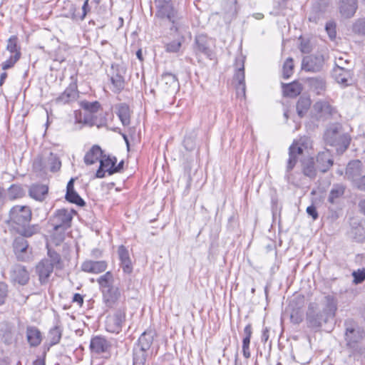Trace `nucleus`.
<instances>
[{
  "mask_svg": "<svg viewBox=\"0 0 365 365\" xmlns=\"http://www.w3.org/2000/svg\"><path fill=\"white\" fill-rule=\"evenodd\" d=\"M31 215L29 206L15 205L9 211L8 223L20 235L29 237L39 231L38 225H29Z\"/></svg>",
  "mask_w": 365,
  "mask_h": 365,
  "instance_id": "nucleus-1",
  "label": "nucleus"
},
{
  "mask_svg": "<svg viewBox=\"0 0 365 365\" xmlns=\"http://www.w3.org/2000/svg\"><path fill=\"white\" fill-rule=\"evenodd\" d=\"M344 341L346 346L354 357L365 356V346L361 343L365 339V330L352 319H346L344 323Z\"/></svg>",
  "mask_w": 365,
  "mask_h": 365,
  "instance_id": "nucleus-2",
  "label": "nucleus"
},
{
  "mask_svg": "<svg viewBox=\"0 0 365 365\" xmlns=\"http://www.w3.org/2000/svg\"><path fill=\"white\" fill-rule=\"evenodd\" d=\"M156 334L152 329L145 331L138 338L133 348V364L146 365L153 355L151 346Z\"/></svg>",
  "mask_w": 365,
  "mask_h": 365,
  "instance_id": "nucleus-3",
  "label": "nucleus"
},
{
  "mask_svg": "<svg viewBox=\"0 0 365 365\" xmlns=\"http://www.w3.org/2000/svg\"><path fill=\"white\" fill-rule=\"evenodd\" d=\"M324 140L327 145L335 147L339 155L344 153L349 146L350 136L346 133L339 123L330 125L324 134Z\"/></svg>",
  "mask_w": 365,
  "mask_h": 365,
  "instance_id": "nucleus-4",
  "label": "nucleus"
},
{
  "mask_svg": "<svg viewBox=\"0 0 365 365\" xmlns=\"http://www.w3.org/2000/svg\"><path fill=\"white\" fill-rule=\"evenodd\" d=\"M178 0H155L157 8L156 16L161 19H168L173 24L178 18L175 4Z\"/></svg>",
  "mask_w": 365,
  "mask_h": 365,
  "instance_id": "nucleus-5",
  "label": "nucleus"
},
{
  "mask_svg": "<svg viewBox=\"0 0 365 365\" xmlns=\"http://www.w3.org/2000/svg\"><path fill=\"white\" fill-rule=\"evenodd\" d=\"M73 216L66 209H59L50 217L49 224L53 229L67 230L71 226Z\"/></svg>",
  "mask_w": 365,
  "mask_h": 365,
  "instance_id": "nucleus-6",
  "label": "nucleus"
},
{
  "mask_svg": "<svg viewBox=\"0 0 365 365\" xmlns=\"http://www.w3.org/2000/svg\"><path fill=\"white\" fill-rule=\"evenodd\" d=\"M328 319L324 316L321 310L317 309L314 303L309 305L307 312V323L309 327L312 329H319L323 323H327Z\"/></svg>",
  "mask_w": 365,
  "mask_h": 365,
  "instance_id": "nucleus-7",
  "label": "nucleus"
},
{
  "mask_svg": "<svg viewBox=\"0 0 365 365\" xmlns=\"http://www.w3.org/2000/svg\"><path fill=\"white\" fill-rule=\"evenodd\" d=\"M309 139H300L299 142H293L289 148V158L287 160L286 170L289 173L294 168L299 155L303 153L302 146L307 144Z\"/></svg>",
  "mask_w": 365,
  "mask_h": 365,
  "instance_id": "nucleus-8",
  "label": "nucleus"
},
{
  "mask_svg": "<svg viewBox=\"0 0 365 365\" xmlns=\"http://www.w3.org/2000/svg\"><path fill=\"white\" fill-rule=\"evenodd\" d=\"M125 309H118L113 316L108 317L106 322V330L111 333L118 334L125 321Z\"/></svg>",
  "mask_w": 365,
  "mask_h": 365,
  "instance_id": "nucleus-9",
  "label": "nucleus"
},
{
  "mask_svg": "<svg viewBox=\"0 0 365 365\" xmlns=\"http://www.w3.org/2000/svg\"><path fill=\"white\" fill-rule=\"evenodd\" d=\"M324 62V60L322 55L304 56L302 59V68L307 72H319L322 69Z\"/></svg>",
  "mask_w": 365,
  "mask_h": 365,
  "instance_id": "nucleus-10",
  "label": "nucleus"
},
{
  "mask_svg": "<svg viewBox=\"0 0 365 365\" xmlns=\"http://www.w3.org/2000/svg\"><path fill=\"white\" fill-rule=\"evenodd\" d=\"M159 86L165 93H175L180 88L177 76L170 72L163 73L161 76Z\"/></svg>",
  "mask_w": 365,
  "mask_h": 365,
  "instance_id": "nucleus-11",
  "label": "nucleus"
},
{
  "mask_svg": "<svg viewBox=\"0 0 365 365\" xmlns=\"http://www.w3.org/2000/svg\"><path fill=\"white\" fill-rule=\"evenodd\" d=\"M100 166L98 169L96 177L102 178L105 177L106 173L109 175L114 174V165L116 164L117 159L115 157H110V155H102L100 159Z\"/></svg>",
  "mask_w": 365,
  "mask_h": 365,
  "instance_id": "nucleus-12",
  "label": "nucleus"
},
{
  "mask_svg": "<svg viewBox=\"0 0 365 365\" xmlns=\"http://www.w3.org/2000/svg\"><path fill=\"white\" fill-rule=\"evenodd\" d=\"M81 106L85 110L86 113H84L83 118L82 119L81 118L79 122L90 125H94L93 115L99 110L101 106L100 103L98 101H82Z\"/></svg>",
  "mask_w": 365,
  "mask_h": 365,
  "instance_id": "nucleus-13",
  "label": "nucleus"
},
{
  "mask_svg": "<svg viewBox=\"0 0 365 365\" xmlns=\"http://www.w3.org/2000/svg\"><path fill=\"white\" fill-rule=\"evenodd\" d=\"M47 278L53 270H61L63 268V261L61 255L51 250L47 246Z\"/></svg>",
  "mask_w": 365,
  "mask_h": 365,
  "instance_id": "nucleus-14",
  "label": "nucleus"
},
{
  "mask_svg": "<svg viewBox=\"0 0 365 365\" xmlns=\"http://www.w3.org/2000/svg\"><path fill=\"white\" fill-rule=\"evenodd\" d=\"M110 343L102 336H95L90 341V349L91 353L101 354L108 352L110 348Z\"/></svg>",
  "mask_w": 365,
  "mask_h": 365,
  "instance_id": "nucleus-15",
  "label": "nucleus"
},
{
  "mask_svg": "<svg viewBox=\"0 0 365 365\" xmlns=\"http://www.w3.org/2000/svg\"><path fill=\"white\" fill-rule=\"evenodd\" d=\"M108 267V263L105 260H91L84 261L81 266V270L87 273L99 274L103 272Z\"/></svg>",
  "mask_w": 365,
  "mask_h": 365,
  "instance_id": "nucleus-16",
  "label": "nucleus"
},
{
  "mask_svg": "<svg viewBox=\"0 0 365 365\" xmlns=\"http://www.w3.org/2000/svg\"><path fill=\"white\" fill-rule=\"evenodd\" d=\"M362 173V163L359 160L350 161L345 171V178L350 180L352 184Z\"/></svg>",
  "mask_w": 365,
  "mask_h": 365,
  "instance_id": "nucleus-17",
  "label": "nucleus"
},
{
  "mask_svg": "<svg viewBox=\"0 0 365 365\" xmlns=\"http://www.w3.org/2000/svg\"><path fill=\"white\" fill-rule=\"evenodd\" d=\"M102 294L103 301L108 307H114L121 296L119 288L115 286L103 289Z\"/></svg>",
  "mask_w": 365,
  "mask_h": 365,
  "instance_id": "nucleus-18",
  "label": "nucleus"
},
{
  "mask_svg": "<svg viewBox=\"0 0 365 365\" xmlns=\"http://www.w3.org/2000/svg\"><path fill=\"white\" fill-rule=\"evenodd\" d=\"M357 8V0H340L339 9L344 18L350 19L354 16Z\"/></svg>",
  "mask_w": 365,
  "mask_h": 365,
  "instance_id": "nucleus-19",
  "label": "nucleus"
},
{
  "mask_svg": "<svg viewBox=\"0 0 365 365\" xmlns=\"http://www.w3.org/2000/svg\"><path fill=\"white\" fill-rule=\"evenodd\" d=\"M11 279L14 282L24 285L28 282L29 275L24 267L20 264H16L11 269Z\"/></svg>",
  "mask_w": 365,
  "mask_h": 365,
  "instance_id": "nucleus-20",
  "label": "nucleus"
},
{
  "mask_svg": "<svg viewBox=\"0 0 365 365\" xmlns=\"http://www.w3.org/2000/svg\"><path fill=\"white\" fill-rule=\"evenodd\" d=\"M317 167L322 173L327 172L333 165L331 154L329 150L319 152L317 156Z\"/></svg>",
  "mask_w": 365,
  "mask_h": 365,
  "instance_id": "nucleus-21",
  "label": "nucleus"
},
{
  "mask_svg": "<svg viewBox=\"0 0 365 365\" xmlns=\"http://www.w3.org/2000/svg\"><path fill=\"white\" fill-rule=\"evenodd\" d=\"M62 324L58 318H56L55 325L50 329L47 335V344L52 346L58 344L62 336Z\"/></svg>",
  "mask_w": 365,
  "mask_h": 365,
  "instance_id": "nucleus-22",
  "label": "nucleus"
},
{
  "mask_svg": "<svg viewBox=\"0 0 365 365\" xmlns=\"http://www.w3.org/2000/svg\"><path fill=\"white\" fill-rule=\"evenodd\" d=\"M118 254L123 272L130 274L133 272V265L128 250L123 245H121L118 247Z\"/></svg>",
  "mask_w": 365,
  "mask_h": 365,
  "instance_id": "nucleus-23",
  "label": "nucleus"
},
{
  "mask_svg": "<svg viewBox=\"0 0 365 365\" xmlns=\"http://www.w3.org/2000/svg\"><path fill=\"white\" fill-rule=\"evenodd\" d=\"M195 52L197 54L202 53L206 57L212 58V52L210 48L208 39L204 35H199L195 38Z\"/></svg>",
  "mask_w": 365,
  "mask_h": 365,
  "instance_id": "nucleus-24",
  "label": "nucleus"
},
{
  "mask_svg": "<svg viewBox=\"0 0 365 365\" xmlns=\"http://www.w3.org/2000/svg\"><path fill=\"white\" fill-rule=\"evenodd\" d=\"M78 94L77 91V86L76 84H71L64 92L58 96L56 101L58 103H68L76 100Z\"/></svg>",
  "mask_w": 365,
  "mask_h": 365,
  "instance_id": "nucleus-25",
  "label": "nucleus"
},
{
  "mask_svg": "<svg viewBox=\"0 0 365 365\" xmlns=\"http://www.w3.org/2000/svg\"><path fill=\"white\" fill-rule=\"evenodd\" d=\"M73 184L74 179L71 178L67 184L66 199L69 202L76 204L79 206H83L85 205V202L75 191Z\"/></svg>",
  "mask_w": 365,
  "mask_h": 365,
  "instance_id": "nucleus-26",
  "label": "nucleus"
},
{
  "mask_svg": "<svg viewBox=\"0 0 365 365\" xmlns=\"http://www.w3.org/2000/svg\"><path fill=\"white\" fill-rule=\"evenodd\" d=\"M332 75L337 83L343 86L350 84L352 75L351 69L334 68Z\"/></svg>",
  "mask_w": 365,
  "mask_h": 365,
  "instance_id": "nucleus-27",
  "label": "nucleus"
},
{
  "mask_svg": "<svg viewBox=\"0 0 365 365\" xmlns=\"http://www.w3.org/2000/svg\"><path fill=\"white\" fill-rule=\"evenodd\" d=\"M45 158L43 155H38L34 160L32 166V175L36 178H43L46 174Z\"/></svg>",
  "mask_w": 365,
  "mask_h": 365,
  "instance_id": "nucleus-28",
  "label": "nucleus"
},
{
  "mask_svg": "<svg viewBox=\"0 0 365 365\" xmlns=\"http://www.w3.org/2000/svg\"><path fill=\"white\" fill-rule=\"evenodd\" d=\"M29 196L36 200L42 202L46 197V185L41 183H33L29 190Z\"/></svg>",
  "mask_w": 365,
  "mask_h": 365,
  "instance_id": "nucleus-29",
  "label": "nucleus"
},
{
  "mask_svg": "<svg viewBox=\"0 0 365 365\" xmlns=\"http://www.w3.org/2000/svg\"><path fill=\"white\" fill-rule=\"evenodd\" d=\"M345 189V186L341 184L334 185L329 192L328 202L332 205L338 204L344 194Z\"/></svg>",
  "mask_w": 365,
  "mask_h": 365,
  "instance_id": "nucleus-30",
  "label": "nucleus"
},
{
  "mask_svg": "<svg viewBox=\"0 0 365 365\" xmlns=\"http://www.w3.org/2000/svg\"><path fill=\"white\" fill-rule=\"evenodd\" d=\"M337 309L336 302L335 299L328 295L324 298V307L321 312L325 317L328 319L333 318L335 316L336 311Z\"/></svg>",
  "mask_w": 365,
  "mask_h": 365,
  "instance_id": "nucleus-31",
  "label": "nucleus"
},
{
  "mask_svg": "<svg viewBox=\"0 0 365 365\" xmlns=\"http://www.w3.org/2000/svg\"><path fill=\"white\" fill-rule=\"evenodd\" d=\"M102 155L103 151L100 146L95 145L92 146L90 150H88L85 155L84 162L86 165H88L94 164L97 161L100 160Z\"/></svg>",
  "mask_w": 365,
  "mask_h": 365,
  "instance_id": "nucleus-32",
  "label": "nucleus"
},
{
  "mask_svg": "<svg viewBox=\"0 0 365 365\" xmlns=\"http://www.w3.org/2000/svg\"><path fill=\"white\" fill-rule=\"evenodd\" d=\"M315 111L320 113L321 116H330L335 113L334 108L327 101H319L314 105Z\"/></svg>",
  "mask_w": 365,
  "mask_h": 365,
  "instance_id": "nucleus-33",
  "label": "nucleus"
},
{
  "mask_svg": "<svg viewBox=\"0 0 365 365\" xmlns=\"http://www.w3.org/2000/svg\"><path fill=\"white\" fill-rule=\"evenodd\" d=\"M302 169L304 175L310 178H314L317 175V170L313 158L303 159L302 160Z\"/></svg>",
  "mask_w": 365,
  "mask_h": 365,
  "instance_id": "nucleus-34",
  "label": "nucleus"
},
{
  "mask_svg": "<svg viewBox=\"0 0 365 365\" xmlns=\"http://www.w3.org/2000/svg\"><path fill=\"white\" fill-rule=\"evenodd\" d=\"M117 115L123 125H128L130 123V110L125 103H120L116 106Z\"/></svg>",
  "mask_w": 365,
  "mask_h": 365,
  "instance_id": "nucleus-35",
  "label": "nucleus"
},
{
  "mask_svg": "<svg viewBox=\"0 0 365 365\" xmlns=\"http://www.w3.org/2000/svg\"><path fill=\"white\" fill-rule=\"evenodd\" d=\"M27 341L31 346H38L41 341L39 330L34 327H29L26 330Z\"/></svg>",
  "mask_w": 365,
  "mask_h": 365,
  "instance_id": "nucleus-36",
  "label": "nucleus"
},
{
  "mask_svg": "<svg viewBox=\"0 0 365 365\" xmlns=\"http://www.w3.org/2000/svg\"><path fill=\"white\" fill-rule=\"evenodd\" d=\"M283 93L285 96L296 97L302 91V86L297 82H292L289 84L282 83Z\"/></svg>",
  "mask_w": 365,
  "mask_h": 365,
  "instance_id": "nucleus-37",
  "label": "nucleus"
},
{
  "mask_svg": "<svg viewBox=\"0 0 365 365\" xmlns=\"http://www.w3.org/2000/svg\"><path fill=\"white\" fill-rule=\"evenodd\" d=\"M311 106V100L309 97L307 96H301L296 106L297 112L298 115L302 118L303 117L308 111Z\"/></svg>",
  "mask_w": 365,
  "mask_h": 365,
  "instance_id": "nucleus-38",
  "label": "nucleus"
},
{
  "mask_svg": "<svg viewBox=\"0 0 365 365\" xmlns=\"http://www.w3.org/2000/svg\"><path fill=\"white\" fill-rule=\"evenodd\" d=\"M97 282L99 284L101 292L103 291V289H106L108 288H110V287L114 286V278L111 272H107L104 274L101 275L97 279Z\"/></svg>",
  "mask_w": 365,
  "mask_h": 365,
  "instance_id": "nucleus-39",
  "label": "nucleus"
},
{
  "mask_svg": "<svg viewBox=\"0 0 365 365\" xmlns=\"http://www.w3.org/2000/svg\"><path fill=\"white\" fill-rule=\"evenodd\" d=\"M24 237V236L21 235V237H16L14 242V250L18 258H21L20 254L26 252L29 247L28 242Z\"/></svg>",
  "mask_w": 365,
  "mask_h": 365,
  "instance_id": "nucleus-40",
  "label": "nucleus"
},
{
  "mask_svg": "<svg viewBox=\"0 0 365 365\" xmlns=\"http://www.w3.org/2000/svg\"><path fill=\"white\" fill-rule=\"evenodd\" d=\"M237 71L234 76V81L236 83H245L244 60L240 58L236 60Z\"/></svg>",
  "mask_w": 365,
  "mask_h": 365,
  "instance_id": "nucleus-41",
  "label": "nucleus"
},
{
  "mask_svg": "<svg viewBox=\"0 0 365 365\" xmlns=\"http://www.w3.org/2000/svg\"><path fill=\"white\" fill-rule=\"evenodd\" d=\"M351 235L356 242L365 241V222H360L351 228Z\"/></svg>",
  "mask_w": 365,
  "mask_h": 365,
  "instance_id": "nucleus-42",
  "label": "nucleus"
},
{
  "mask_svg": "<svg viewBox=\"0 0 365 365\" xmlns=\"http://www.w3.org/2000/svg\"><path fill=\"white\" fill-rule=\"evenodd\" d=\"M66 230L53 229L51 234V242L56 246L60 245L65 240Z\"/></svg>",
  "mask_w": 365,
  "mask_h": 365,
  "instance_id": "nucleus-43",
  "label": "nucleus"
},
{
  "mask_svg": "<svg viewBox=\"0 0 365 365\" xmlns=\"http://www.w3.org/2000/svg\"><path fill=\"white\" fill-rule=\"evenodd\" d=\"M25 191L24 188L19 185H13L9 189V196L11 200H15L24 197Z\"/></svg>",
  "mask_w": 365,
  "mask_h": 365,
  "instance_id": "nucleus-44",
  "label": "nucleus"
},
{
  "mask_svg": "<svg viewBox=\"0 0 365 365\" xmlns=\"http://www.w3.org/2000/svg\"><path fill=\"white\" fill-rule=\"evenodd\" d=\"M110 81L113 86V92L119 93L124 88V86H125L124 78L120 75L115 74V75L113 76L110 78Z\"/></svg>",
  "mask_w": 365,
  "mask_h": 365,
  "instance_id": "nucleus-45",
  "label": "nucleus"
},
{
  "mask_svg": "<svg viewBox=\"0 0 365 365\" xmlns=\"http://www.w3.org/2000/svg\"><path fill=\"white\" fill-rule=\"evenodd\" d=\"M49 163V169L51 172L56 173L61 169V162L59 158L53 153H50V157L48 158Z\"/></svg>",
  "mask_w": 365,
  "mask_h": 365,
  "instance_id": "nucleus-46",
  "label": "nucleus"
},
{
  "mask_svg": "<svg viewBox=\"0 0 365 365\" xmlns=\"http://www.w3.org/2000/svg\"><path fill=\"white\" fill-rule=\"evenodd\" d=\"M294 63L292 58H288L284 63L282 75L284 78H289L293 73Z\"/></svg>",
  "mask_w": 365,
  "mask_h": 365,
  "instance_id": "nucleus-47",
  "label": "nucleus"
},
{
  "mask_svg": "<svg viewBox=\"0 0 365 365\" xmlns=\"http://www.w3.org/2000/svg\"><path fill=\"white\" fill-rule=\"evenodd\" d=\"M184 38L181 37L180 38H178L177 40L173 41L165 46V50L167 52L170 53H176L179 51L182 43L183 41Z\"/></svg>",
  "mask_w": 365,
  "mask_h": 365,
  "instance_id": "nucleus-48",
  "label": "nucleus"
},
{
  "mask_svg": "<svg viewBox=\"0 0 365 365\" xmlns=\"http://www.w3.org/2000/svg\"><path fill=\"white\" fill-rule=\"evenodd\" d=\"M352 30L355 34L365 36V18L356 20L353 24Z\"/></svg>",
  "mask_w": 365,
  "mask_h": 365,
  "instance_id": "nucleus-49",
  "label": "nucleus"
},
{
  "mask_svg": "<svg viewBox=\"0 0 365 365\" xmlns=\"http://www.w3.org/2000/svg\"><path fill=\"white\" fill-rule=\"evenodd\" d=\"M17 43L18 38L16 36H11L8 40L6 48L12 53V55L16 54V53H20Z\"/></svg>",
  "mask_w": 365,
  "mask_h": 365,
  "instance_id": "nucleus-50",
  "label": "nucleus"
},
{
  "mask_svg": "<svg viewBox=\"0 0 365 365\" xmlns=\"http://www.w3.org/2000/svg\"><path fill=\"white\" fill-rule=\"evenodd\" d=\"M354 279L353 283L359 284L362 283L365 280V269H359L354 271L351 274Z\"/></svg>",
  "mask_w": 365,
  "mask_h": 365,
  "instance_id": "nucleus-51",
  "label": "nucleus"
},
{
  "mask_svg": "<svg viewBox=\"0 0 365 365\" xmlns=\"http://www.w3.org/2000/svg\"><path fill=\"white\" fill-rule=\"evenodd\" d=\"M21 53H16V54L11 55L10 58L2 63V68L4 70L11 68L16 62L19 59Z\"/></svg>",
  "mask_w": 365,
  "mask_h": 365,
  "instance_id": "nucleus-52",
  "label": "nucleus"
},
{
  "mask_svg": "<svg viewBox=\"0 0 365 365\" xmlns=\"http://www.w3.org/2000/svg\"><path fill=\"white\" fill-rule=\"evenodd\" d=\"M36 272L38 274L39 281L41 284L46 282V267L43 260H41L36 267Z\"/></svg>",
  "mask_w": 365,
  "mask_h": 365,
  "instance_id": "nucleus-53",
  "label": "nucleus"
},
{
  "mask_svg": "<svg viewBox=\"0 0 365 365\" xmlns=\"http://www.w3.org/2000/svg\"><path fill=\"white\" fill-rule=\"evenodd\" d=\"M69 6L68 12L66 14V16L73 20H80L81 14L80 11L76 9V7L73 4H68Z\"/></svg>",
  "mask_w": 365,
  "mask_h": 365,
  "instance_id": "nucleus-54",
  "label": "nucleus"
},
{
  "mask_svg": "<svg viewBox=\"0 0 365 365\" xmlns=\"http://www.w3.org/2000/svg\"><path fill=\"white\" fill-rule=\"evenodd\" d=\"M8 296V286L4 282H0V305L5 302Z\"/></svg>",
  "mask_w": 365,
  "mask_h": 365,
  "instance_id": "nucleus-55",
  "label": "nucleus"
},
{
  "mask_svg": "<svg viewBox=\"0 0 365 365\" xmlns=\"http://www.w3.org/2000/svg\"><path fill=\"white\" fill-rule=\"evenodd\" d=\"M353 185L361 191H365V175H361L359 178L354 182Z\"/></svg>",
  "mask_w": 365,
  "mask_h": 365,
  "instance_id": "nucleus-56",
  "label": "nucleus"
},
{
  "mask_svg": "<svg viewBox=\"0 0 365 365\" xmlns=\"http://www.w3.org/2000/svg\"><path fill=\"white\" fill-rule=\"evenodd\" d=\"M349 63V61L348 60H344L342 57H339L336 60L335 67L334 68L350 69L349 67L346 66V65Z\"/></svg>",
  "mask_w": 365,
  "mask_h": 365,
  "instance_id": "nucleus-57",
  "label": "nucleus"
},
{
  "mask_svg": "<svg viewBox=\"0 0 365 365\" xmlns=\"http://www.w3.org/2000/svg\"><path fill=\"white\" fill-rule=\"evenodd\" d=\"M300 50L302 53H309L312 51L311 45L308 41H302Z\"/></svg>",
  "mask_w": 365,
  "mask_h": 365,
  "instance_id": "nucleus-58",
  "label": "nucleus"
},
{
  "mask_svg": "<svg viewBox=\"0 0 365 365\" xmlns=\"http://www.w3.org/2000/svg\"><path fill=\"white\" fill-rule=\"evenodd\" d=\"M237 95L238 96H245V83H236Z\"/></svg>",
  "mask_w": 365,
  "mask_h": 365,
  "instance_id": "nucleus-59",
  "label": "nucleus"
},
{
  "mask_svg": "<svg viewBox=\"0 0 365 365\" xmlns=\"http://www.w3.org/2000/svg\"><path fill=\"white\" fill-rule=\"evenodd\" d=\"M90 6H89V4L87 3V1H85L83 6H82V9H81V12H80L81 14V17H80V20H83L84 18L86 17V16L87 15V14L90 11Z\"/></svg>",
  "mask_w": 365,
  "mask_h": 365,
  "instance_id": "nucleus-60",
  "label": "nucleus"
},
{
  "mask_svg": "<svg viewBox=\"0 0 365 365\" xmlns=\"http://www.w3.org/2000/svg\"><path fill=\"white\" fill-rule=\"evenodd\" d=\"M307 212L309 215L312 217L314 220L318 218V212L314 205L309 206L307 208Z\"/></svg>",
  "mask_w": 365,
  "mask_h": 365,
  "instance_id": "nucleus-61",
  "label": "nucleus"
},
{
  "mask_svg": "<svg viewBox=\"0 0 365 365\" xmlns=\"http://www.w3.org/2000/svg\"><path fill=\"white\" fill-rule=\"evenodd\" d=\"M326 30L331 38H334L336 36V31L334 30V27L331 24H327Z\"/></svg>",
  "mask_w": 365,
  "mask_h": 365,
  "instance_id": "nucleus-62",
  "label": "nucleus"
},
{
  "mask_svg": "<svg viewBox=\"0 0 365 365\" xmlns=\"http://www.w3.org/2000/svg\"><path fill=\"white\" fill-rule=\"evenodd\" d=\"M2 340L6 344H10L12 343L13 337L12 334L10 331H6L2 336Z\"/></svg>",
  "mask_w": 365,
  "mask_h": 365,
  "instance_id": "nucleus-63",
  "label": "nucleus"
},
{
  "mask_svg": "<svg viewBox=\"0 0 365 365\" xmlns=\"http://www.w3.org/2000/svg\"><path fill=\"white\" fill-rule=\"evenodd\" d=\"M73 302H76L79 306H81L83 303V297L80 294H75L73 297Z\"/></svg>",
  "mask_w": 365,
  "mask_h": 365,
  "instance_id": "nucleus-64",
  "label": "nucleus"
}]
</instances>
